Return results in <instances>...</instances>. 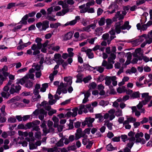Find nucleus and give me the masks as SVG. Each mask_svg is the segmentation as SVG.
Returning <instances> with one entry per match:
<instances>
[{
    "label": "nucleus",
    "instance_id": "7ed1b4c3",
    "mask_svg": "<svg viewBox=\"0 0 152 152\" xmlns=\"http://www.w3.org/2000/svg\"><path fill=\"white\" fill-rule=\"evenodd\" d=\"M42 39L41 38L37 37L35 39V41L37 43L33 44L31 46V48L34 51L33 53V55H36L39 54L40 53L39 50L42 47L41 42Z\"/></svg>",
    "mask_w": 152,
    "mask_h": 152
},
{
    "label": "nucleus",
    "instance_id": "c85d7f7f",
    "mask_svg": "<svg viewBox=\"0 0 152 152\" xmlns=\"http://www.w3.org/2000/svg\"><path fill=\"white\" fill-rule=\"evenodd\" d=\"M106 149L108 151H111L114 150L116 149V147H113L111 143L108 144L106 146Z\"/></svg>",
    "mask_w": 152,
    "mask_h": 152
},
{
    "label": "nucleus",
    "instance_id": "7c9ffc66",
    "mask_svg": "<svg viewBox=\"0 0 152 152\" xmlns=\"http://www.w3.org/2000/svg\"><path fill=\"white\" fill-rule=\"evenodd\" d=\"M96 86L97 84L95 82H92L89 84L88 87L89 90H91L95 89Z\"/></svg>",
    "mask_w": 152,
    "mask_h": 152
},
{
    "label": "nucleus",
    "instance_id": "9d476101",
    "mask_svg": "<svg viewBox=\"0 0 152 152\" xmlns=\"http://www.w3.org/2000/svg\"><path fill=\"white\" fill-rule=\"evenodd\" d=\"M148 93H144L141 94L142 97L144 98V100L142 101L143 102H144V104H146L151 99V96L149 95Z\"/></svg>",
    "mask_w": 152,
    "mask_h": 152
},
{
    "label": "nucleus",
    "instance_id": "39448f33",
    "mask_svg": "<svg viewBox=\"0 0 152 152\" xmlns=\"http://www.w3.org/2000/svg\"><path fill=\"white\" fill-rule=\"evenodd\" d=\"M116 77L115 76H114L111 77L107 76L104 79L105 80V84L106 86H109V88L111 90V92L115 91L113 89V86L112 85H111V84L112 80H116Z\"/></svg>",
    "mask_w": 152,
    "mask_h": 152
},
{
    "label": "nucleus",
    "instance_id": "a211bd4d",
    "mask_svg": "<svg viewBox=\"0 0 152 152\" xmlns=\"http://www.w3.org/2000/svg\"><path fill=\"white\" fill-rule=\"evenodd\" d=\"M26 140L29 142V145L30 149H36L37 147L35 144L31 142L30 141V139L28 137L26 138Z\"/></svg>",
    "mask_w": 152,
    "mask_h": 152
},
{
    "label": "nucleus",
    "instance_id": "c9c22d12",
    "mask_svg": "<svg viewBox=\"0 0 152 152\" xmlns=\"http://www.w3.org/2000/svg\"><path fill=\"white\" fill-rule=\"evenodd\" d=\"M76 23L77 22L75 20H74L71 21L67 22L64 24V26H67L68 25L73 26L75 25Z\"/></svg>",
    "mask_w": 152,
    "mask_h": 152
},
{
    "label": "nucleus",
    "instance_id": "603ef678",
    "mask_svg": "<svg viewBox=\"0 0 152 152\" xmlns=\"http://www.w3.org/2000/svg\"><path fill=\"white\" fill-rule=\"evenodd\" d=\"M125 88V87L124 86H123L121 87H119L117 89V91L119 93L124 92Z\"/></svg>",
    "mask_w": 152,
    "mask_h": 152
},
{
    "label": "nucleus",
    "instance_id": "a19ab883",
    "mask_svg": "<svg viewBox=\"0 0 152 152\" xmlns=\"http://www.w3.org/2000/svg\"><path fill=\"white\" fill-rule=\"evenodd\" d=\"M85 107V105H82L79 106V109L78 108V111L79 114H81L83 112V109Z\"/></svg>",
    "mask_w": 152,
    "mask_h": 152
},
{
    "label": "nucleus",
    "instance_id": "c03bdc74",
    "mask_svg": "<svg viewBox=\"0 0 152 152\" xmlns=\"http://www.w3.org/2000/svg\"><path fill=\"white\" fill-rule=\"evenodd\" d=\"M34 122H29L26 124L25 125V129H30L32 127Z\"/></svg>",
    "mask_w": 152,
    "mask_h": 152
},
{
    "label": "nucleus",
    "instance_id": "bb28decb",
    "mask_svg": "<svg viewBox=\"0 0 152 152\" xmlns=\"http://www.w3.org/2000/svg\"><path fill=\"white\" fill-rule=\"evenodd\" d=\"M92 51L91 49H88L86 54L87 55L89 58H92L94 57V54L93 53L91 52Z\"/></svg>",
    "mask_w": 152,
    "mask_h": 152
},
{
    "label": "nucleus",
    "instance_id": "e433bc0d",
    "mask_svg": "<svg viewBox=\"0 0 152 152\" xmlns=\"http://www.w3.org/2000/svg\"><path fill=\"white\" fill-rule=\"evenodd\" d=\"M113 20L110 18H107L105 20V22L106 23V26L107 27H110L111 24L113 22Z\"/></svg>",
    "mask_w": 152,
    "mask_h": 152
},
{
    "label": "nucleus",
    "instance_id": "4d7b16f0",
    "mask_svg": "<svg viewBox=\"0 0 152 152\" xmlns=\"http://www.w3.org/2000/svg\"><path fill=\"white\" fill-rule=\"evenodd\" d=\"M41 135V133L39 131H37V132L35 133L34 134L35 137L37 138L38 139H39L40 138Z\"/></svg>",
    "mask_w": 152,
    "mask_h": 152
},
{
    "label": "nucleus",
    "instance_id": "9b49d317",
    "mask_svg": "<svg viewBox=\"0 0 152 152\" xmlns=\"http://www.w3.org/2000/svg\"><path fill=\"white\" fill-rule=\"evenodd\" d=\"M124 18L123 16L121 13V11H118L116 12L115 17L113 18V20L114 21H116L117 19L120 20L123 19Z\"/></svg>",
    "mask_w": 152,
    "mask_h": 152
},
{
    "label": "nucleus",
    "instance_id": "bf43d9fd",
    "mask_svg": "<svg viewBox=\"0 0 152 152\" xmlns=\"http://www.w3.org/2000/svg\"><path fill=\"white\" fill-rule=\"evenodd\" d=\"M16 6L15 3H9L7 7V9H10L12 7H15Z\"/></svg>",
    "mask_w": 152,
    "mask_h": 152
},
{
    "label": "nucleus",
    "instance_id": "f03ea898",
    "mask_svg": "<svg viewBox=\"0 0 152 152\" xmlns=\"http://www.w3.org/2000/svg\"><path fill=\"white\" fill-rule=\"evenodd\" d=\"M122 24L123 21L121 20L117 22L115 25V30L117 34H119L121 32V29H126L129 30L131 27V26L129 25V22L128 21L125 22L124 24L121 26Z\"/></svg>",
    "mask_w": 152,
    "mask_h": 152
},
{
    "label": "nucleus",
    "instance_id": "20e7f679",
    "mask_svg": "<svg viewBox=\"0 0 152 152\" xmlns=\"http://www.w3.org/2000/svg\"><path fill=\"white\" fill-rule=\"evenodd\" d=\"M92 5V4L91 3L88 2L86 4H84L79 6V7L81 9L80 11V12L81 13H84L87 12L89 13L94 12V10L93 8H89L90 6Z\"/></svg>",
    "mask_w": 152,
    "mask_h": 152
},
{
    "label": "nucleus",
    "instance_id": "aec40b11",
    "mask_svg": "<svg viewBox=\"0 0 152 152\" xmlns=\"http://www.w3.org/2000/svg\"><path fill=\"white\" fill-rule=\"evenodd\" d=\"M69 12V9H63L61 11L58 12L56 14L57 16H62L64 15L66 13Z\"/></svg>",
    "mask_w": 152,
    "mask_h": 152
},
{
    "label": "nucleus",
    "instance_id": "6ab92c4d",
    "mask_svg": "<svg viewBox=\"0 0 152 152\" xmlns=\"http://www.w3.org/2000/svg\"><path fill=\"white\" fill-rule=\"evenodd\" d=\"M42 31H45L49 27V22L48 20H45L42 23Z\"/></svg>",
    "mask_w": 152,
    "mask_h": 152
},
{
    "label": "nucleus",
    "instance_id": "1a4fd4ad",
    "mask_svg": "<svg viewBox=\"0 0 152 152\" xmlns=\"http://www.w3.org/2000/svg\"><path fill=\"white\" fill-rule=\"evenodd\" d=\"M75 135L76 137V140H77L81 137H84L85 134L84 132L82 131L81 128H78L75 133Z\"/></svg>",
    "mask_w": 152,
    "mask_h": 152
},
{
    "label": "nucleus",
    "instance_id": "79ce46f5",
    "mask_svg": "<svg viewBox=\"0 0 152 152\" xmlns=\"http://www.w3.org/2000/svg\"><path fill=\"white\" fill-rule=\"evenodd\" d=\"M147 36L145 39V42L146 43V44H150L152 42V38L149 37V35H147Z\"/></svg>",
    "mask_w": 152,
    "mask_h": 152
},
{
    "label": "nucleus",
    "instance_id": "37998d69",
    "mask_svg": "<svg viewBox=\"0 0 152 152\" xmlns=\"http://www.w3.org/2000/svg\"><path fill=\"white\" fill-rule=\"evenodd\" d=\"M105 21V19L104 18H102L98 22V24L100 26H102L104 25Z\"/></svg>",
    "mask_w": 152,
    "mask_h": 152
},
{
    "label": "nucleus",
    "instance_id": "f257e3e1",
    "mask_svg": "<svg viewBox=\"0 0 152 152\" xmlns=\"http://www.w3.org/2000/svg\"><path fill=\"white\" fill-rule=\"evenodd\" d=\"M116 58V55L114 53H111L110 56L107 59V61L103 60L102 63V66L107 69H112L113 67V64L115 63L114 60Z\"/></svg>",
    "mask_w": 152,
    "mask_h": 152
},
{
    "label": "nucleus",
    "instance_id": "2eb2a0df",
    "mask_svg": "<svg viewBox=\"0 0 152 152\" xmlns=\"http://www.w3.org/2000/svg\"><path fill=\"white\" fill-rule=\"evenodd\" d=\"M73 35V33L71 31H69L63 36V40L64 41L69 40L72 37Z\"/></svg>",
    "mask_w": 152,
    "mask_h": 152
},
{
    "label": "nucleus",
    "instance_id": "2f4dec72",
    "mask_svg": "<svg viewBox=\"0 0 152 152\" xmlns=\"http://www.w3.org/2000/svg\"><path fill=\"white\" fill-rule=\"evenodd\" d=\"M53 122L51 121H48V125L51 132L54 131V129L53 128Z\"/></svg>",
    "mask_w": 152,
    "mask_h": 152
},
{
    "label": "nucleus",
    "instance_id": "0e129e2a",
    "mask_svg": "<svg viewBox=\"0 0 152 152\" xmlns=\"http://www.w3.org/2000/svg\"><path fill=\"white\" fill-rule=\"evenodd\" d=\"M83 31H86L87 32H90L91 31L89 25H88L87 26L83 28Z\"/></svg>",
    "mask_w": 152,
    "mask_h": 152
},
{
    "label": "nucleus",
    "instance_id": "e2e57ef3",
    "mask_svg": "<svg viewBox=\"0 0 152 152\" xmlns=\"http://www.w3.org/2000/svg\"><path fill=\"white\" fill-rule=\"evenodd\" d=\"M143 134L142 132L137 133L135 135V137L137 139L138 138H140V137H142L143 136Z\"/></svg>",
    "mask_w": 152,
    "mask_h": 152
},
{
    "label": "nucleus",
    "instance_id": "6e6d98bb",
    "mask_svg": "<svg viewBox=\"0 0 152 152\" xmlns=\"http://www.w3.org/2000/svg\"><path fill=\"white\" fill-rule=\"evenodd\" d=\"M145 102H143L142 101L140 102L137 105V108L138 110H140L141 108H142L143 105H145L144 104Z\"/></svg>",
    "mask_w": 152,
    "mask_h": 152
},
{
    "label": "nucleus",
    "instance_id": "393cba45",
    "mask_svg": "<svg viewBox=\"0 0 152 152\" xmlns=\"http://www.w3.org/2000/svg\"><path fill=\"white\" fill-rule=\"evenodd\" d=\"M101 66H96L94 67V69H96V71L99 72L100 73H102L104 71V68Z\"/></svg>",
    "mask_w": 152,
    "mask_h": 152
},
{
    "label": "nucleus",
    "instance_id": "412c9836",
    "mask_svg": "<svg viewBox=\"0 0 152 152\" xmlns=\"http://www.w3.org/2000/svg\"><path fill=\"white\" fill-rule=\"evenodd\" d=\"M137 29L142 30L143 31L146 30L148 28V26H146V24L142 25L141 26L140 23H138L137 25Z\"/></svg>",
    "mask_w": 152,
    "mask_h": 152
},
{
    "label": "nucleus",
    "instance_id": "680f3d73",
    "mask_svg": "<svg viewBox=\"0 0 152 152\" xmlns=\"http://www.w3.org/2000/svg\"><path fill=\"white\" fill-rule=\"evenodd\" d=\"M63 141L64 140L63 139H61L57 143V146L59 147L63 146L64 145Z\"/></svg>",
    "mask_w": 152,
    "mask_h": 152
},
{
    "label": "nucleus",
    "instance_id": "4be33fe9",
    "mask_svg": "<svg viewBox=\"0 0 152 152\" xmlns=\"http://www.w3.org/2000/svg\"><path fill=\"white\" fill-rule=\"evenodd\" d=\"M132 109L133 112L135 113V115L137 117H138L140 115V112L137 110L136 107H132Z\"/></svg>",
    "mask_w": 152,
    "mask_h": 152
},
{
    "label": "nucleus",
    "instance_id": "ddd939ff",
    "mask_svg": "<svg viewBox=\"0 0 152 152\" xmlns=\"http://www.w3.org/2000/svg\"><path fill=\"white\" fill-rule=\"evenodd\" d=\"M40 121H36L34 122L32 126V131H39L40 130V129L39 126L37 125L39 124Z\"/></svg>",
    "mask_w": 152,
    "mask_h": 152
},
{
    "label": "nucleus",
    "instance_id": "49530a36",
    "mask_svg": "<svg viewBox=\"0 0 152 152\" xmlns=\"http://www.w3.org/2000/svg\"><path fill=\"white\" fill-rule=\"evenodd\" d=\"M147 36L146 34H143L139 37L138 39L140 42H143L145 39L146 38V37Z\"/></svg>",
    "mask_w": 152,
    "mask_h": 152
},
{
    "label": "nucleus",
    "instance_id": "5fc2aeb1",
    "mask_svg": "<svg viewBox=\"0 0 152 152\" xmlns=\"http://www.w3.org/2000/svg\"><path fill=\"white\" fill-rule=\"evenodd\" d=\"M102 38L104 40H107V41H110L109 39V35L108 33L104 34L102 36Z\"/></svg>",
    "mask_w": 152,
    "mask_h": 152
},
{
    "label": "nucleus",
    "instance_id": "473e14b6",
    "mask_svg": "<svg viewBox=\"0 0 152 152\" xmlns=\"http://www.w3.org/2000/svg\"><path fill=\"white\" fill-rule=\"evenodd\" d=\"M83 66L85 69L87 70L92 71L94 70V67L91 66L88 64H84Z\"/></svg>",
    "mask_w": 152,
    "mask_h": 152
},
{
    "label": "nucleus",
    "instance_id": "72a5a7b5",
    "mask_svg": "<svg viewBox=\"0 0 152 152\" xmlns=\"http://www.w3.org/2000/svg\"><path fill=\"white\" fill-rule=\"evenodd\" d=\"M61 24L59 23H51L50 24V27L51 28H57L58 26H61Z\"/></svg>",
    "mask_w": 152,
    "mask_h": 152
},
{
    "label": "nucleus",
    "instance_id": "f8f14e48",
    "mask_svg": "<svg viewBox=\"0 0 152 152\" xmlns=\"http://www.w3.org/2000/svg\"><path fill=\"white\" fill-rule=\"evenodd\" d=\"M64 143L65 144L67 145L70 142H72L74 140H76V137L74 135H70L69 137L68 138H65L64 139Z\"/></svg>",
    "mask_w": 152,
    "mask_h": 152
},
{
    "label": "nucleus",
    "instance_id": "a18cd8bd",
    "mask_svg": "<svg viewBox=\"0 0 152 152\" xmlns=\"http://www.w3.org/2000/svg\"><path fill=\"white\" fill-rule=\"evenodd\" d=\"M52 120L54 122V127H56L58 126V118L56 116H53L52 118Z\"/></svg>",
    "mask_w": 152,
    "mask_h": 152
},
{
    "label": "nucleus",
    "instance_id": "6e6552de",
    "mask_svg": "<svg viewBox=\"0 0 152 152\" xmlns=\"http://www.w3.org/2000/svg\"><path fill=\"white\" fill-rule=\"evenodd\" d=\"M94 120L95 119L93 118H91L90 117L86 118L85 121L82 123V125L83 126V127L86 125H87L88 127H92L93 126L92 123Z\"/></svg>",
    "mask_w": 152,
    "mask_h": 152
},
{
    "label": "nucleus",
    "instance_id": "de8ad7c7",
    "mask_svg": "<svg viewBox=\"0 0 152 152\" xmlns=\"http://www.w3.org/2000/svg\"><path fill=\"white\" fill-rule=\"evenodd\" d=\"M118 6L115 3H114L111 5L109 7L110 8H112L113 10H114L115 11L117 10L118 8Z\"/></svg>",
    "mask_w": 152,
    "mask_h": 152
},
{
    "label": "nucleus",
    "instance_id": "cd10ccee",
    "mask_svg": "<svg viewBox=\"0 0 152 152\" xmlns=\"http://www.w3.org/2000/svg\"><path fill=\"white\" fill-rule=\"evenodd\" d=\"M73 49L72 48H68L67 49L68 55L69 56V57H73L74 55V53L73 52Z\"/></svg>",
    "mask_w": 152,
    "mask_h": 152
},
{
    "label": "nucleus",
    "instance_id": "a878e982",
    "mask_svg": "<svg viewBox=\"0 0 152 152\" xmlns=\"http://www.w3.org/2000/svg\"><path fill=\"white\" fill-rule=\"evenodd\" d=\"M104 123V125L107 126L108 129L111 130L112 129V126L113 125V124L111 123H110L108 121H105Z\"/></svg>",
    "mask_w": 152,
    "mask_h": 152
},
{
    "label": "nucleus",
    "instance_id": "dca6fc26",
    "mask_svg": "<svg viewBox=\"0 0 152 152\" xmlns=\"http://www.w3.org/2000/svg\"><path fill=\"white\" fill-rule=\"evenodd\" d=\"M104 86L102 84L98 85L97 86V89L100 91L99 94L101 95L105 94V92L104 90Z\"/></svg>",
    "mask_w": 152,
    "mask_h": 152
},
{
    "label": "nucleus",
    "instance_id": "4c0bfd02",
    "mask_svg": "<svg viewBox=\"0 0 152 152\" xmlns=\"http://www.w3.org/2000/svg\"><path fill=\"white\" fill-rule=\"evenodd\" d=\"M48 87V83H45L42 85V87L40 89V91L42 92H44L46 91V89Z\"/></svg>",
    "mask_w": 152,
    "mask_h": 152
},
{
    "label": "nucleus",
    "instance_id": "8fccbe9b",
    "mask_svg": "<svg viewBox=\"0 0 152 152\" xmlns=\"http://www.w3.org/2000/svg\"><path fill=\"white\" fill-rule=\"evenodd\" d=\"M77 80L76 81V83H81L82 80V79L83 78L82 75L78 74L77 76Z\"/></svg>",
    "mask_w": 152,
    "mask_h": 152
},
{
    "label": "nucleus",
    "instance_id": "0eeeda50",
    "mask_svg": "<svg viewBox=\"0 0 152 152\" xmlns=\"http://www.w3.org/2000/svg\"><path fill=\"white\" fill-rule=\"evenodd\" d=\"M47 112L43 109H40L39 110H35L33 112V113L36 115L39 114V118L41 120H42L44 118V115H47Z\"/></svg>",
    "mask_w": 152,
    "mask_h": 152
},
{
    "label": "nucleus",
    "instance_id": "052dcab7",
    "mask_svg": "<svg viewBox=\"0 0 152 152\" xmlns=\"http://www.w3.org/2000/svg\"><path fill=\"white\" fill-rule=\"evenodd\" d=\"M41 97L40 95L39 94L37 96H34L32 98V101L35 102L38 100V99H40Z\"/></svg>",
    "mask_w": 152,
    "mask_h": 152
},
{
    "label": "nucleus",
    "instance_id": "b1692460",
    "mask_svg": "<svg viewBox=\"0 0 152 152\" xmlns=\"http://www.w3.org/2000/svg\"><path fill=\"white\" fill-rule=\"evenodd\" d=\"M140 94L139 91L135 92L132 94L131 95V98L133 99L139 98Z\"/></svg>",
    "mask_w": 152,
    "mask_h": 152
},
{
    "label": "nucleus",
    "instance_id": "423d86ee",
    "mask_svg": "<svg viewBox=\"0 0 152 152\" xmlns=\"http://www.w3.org/2000/svg\"><path fill=\"white\" fill-rule=\"evenodd\" d=\"M21 88V86L16 83V84H13L11 85L10 92L11 94H13L15 93L19 94Z\"/></svg>",
    "mask_w": 152,
    "mask_h": 152
},
{
    "label": "nucleus",
    "instance_id": "69168bd1",
    "mask_svg": "<svg viewBox=\"0 0 152 152\" xmlns=\"http://www.w3.org/2000/svg\"><path fill=\"white\" fill-rule=\"evenodd\" d=\"M82 94H84L85 97L87 98H88L91 95V93L89 91V90L86 91L85 93L83 92Z\"/></svg>",
    "mask_w": 152,
    "mask_h": 152
},
{
    "label": "nucleus",
    "instance_id": "c756f323",
    "mask_svg": "<svg viewBox=\"0 0 152 152\" xmlns=\"http://www.w3.org/2000/svg\"><path fill=\"white\" fill-rule=\"evenodd\" d=\"M26 80L24 77L21 79H17L16 83L18 84H20L21 85H23L25 83Z\"/></svg>",
    "mask_w": 152,
    "mask_h": 152
},
{
    "label": "nucleus",
    "instance_id": "774afa93",
    "mask_svg": "<svg viewBox=\"0 0 152 152\" xmlns=\"http://www.w3.org/2000/svg\"><path fill=\"white\" fill-rule=\"evenodd\" d=\"M104 79V76L102 75H100L97 79V81L98 82H101L103 81Z\"/></svg>",
    "mask_w": 152,
    "mask_h": 152
},
{
    "label": "nucleus",
    "instance_id": "864d4df0",
    "mask_svg": "<svg viewBox=\"0 0 152 152\" xmlns=\"http://www.w3.org/2000/svg\"><path fill=\"white\" fill-rule=\"evenodd\" d=\"M85 106L90 112L91 113L93 112V108L91 107L90 104H88L85 105Z\"/></svg>",
    "mask_w": 152,
    "mask_h": 152
},
{
    "label": "nucleus",
    "instance_id": "58836bf2",
    "mask_svg": "<svg viewBox=\"0 0 152 152\" xmlns=\"http://www.w3.org/2000/svg\"><path fill=\"white\" fill-rule=\"evenodd\" d=\"M115 113V115L117 117H119L122 115V111L119 108L117 109Z\"/></svg>",
    "mask_w": 152,
    "mask_h": 152
},
{
    "label": "nucleus",
    "instance_id": "ea45409f",
    "mask_svg": "<svg viewBox=\"0 0 152 152\" xmlns=\"http://www.w3.org/2000/svg\"><path fill=\"white\" fill-rule=\"evenodd\" d=\"M136 143H140L142 144H144L146 143V141L144 138H138L136 139Z\"/></svg>",
    "mask_w": 152,
    "mask_h": 152
},
{
    "label": "nucleus",
    "instance_id": "f3484780",
    "mask_svg": "<svg viewBox=\"0 0 152 152\" xmlns=\"http://www.w3.org/2000/svg\"><path fill=\"white\" fill-rule=\"evenodd\" d=\"M102 32L103 28L101 27H99L95 29L94 34L96 35L99 36L102 34Z\"/></svg>",
    "mask_w": 152,
    "mask_h": 152
},
{
    "label": "nucleus",
    "instance_id": "4468645a",
    "mask_svg": "<svg viewBox=\"0 0 152 152\" xmlns=\"http://www.w3.org/2000/svg\"><path fill=\"white\" fill-rule=\"evenodd\" d=\"M64 80L66 83L64 84L66 86H70L72 83V77H65Z\"/></svg>",
    "mask_w": 152,
    "mask_h": 152
},
{
    "label": "nucleus",
    "instance_id": "5701e85b",
    "mask_svg": "<svg viewBox=\"0 0 152 152\" xmlns=\"http://www.w3.org/2000/svg\"><path fill=\"white\" fill-rule=\"evenodd\" d=\"M1 96L5 99H7L10 96L9 92L2 91L1 93Z\"/></svg>",
    "mask_w": 152,
    "mask_h": 152
},
{
    "label": "nucleus",
    "instance_id": "f704fd0d",
    "mask_svg": "<svg viewBox=\"0 0 152 152\" xmlns=\"http://www.w3.org/2000/svg\"><path fill=\"white\" fill-rule=\"evenodd\" d=\"M50 15H47L45 16L46 19L50 21H55L56 20V19L54 18L55 17V16L54 15L53 16H51Z\"/></svg>",
    "mask_w": 152,
    "mask_h": 152
},
{
    "label": "nucleus",
    "instance_id": "09e8293b",
    "mask_svg": "<svg viewBox=\"0 0 152 152\" xmlns=\"http://www.w3.org/2000/svg\"><path fill=\"white\" fill-rule=\"evenodd\" d=\"M92 79V77L90 75L84 77L83 80V81L85 83H88Z\"/></svg>",
    "mask_w": 152,
    "mask_h": 152
},
{
    "label": "nucleus",
    "instance_id": "13d9d810",
    "mask_svg": "<svg viewBox=\"0 0 152 152\" xmlns=\"http://www.w3.org/2000/svg\"><path fill=\"white\" fill-rule=\"evenodd\" d=\"M78 110V108L77 107H76L72 110L73 113V117H75L77 115Z\"/></svg>",
    "mask_w": 152,
    "mask_h": 152
},
{
    "label": "nucleus",
    "instance_id": "338daca9",
    "mask_svg": "<svg viewBox=\"0 0 152 152\" xmlns=\"http://www.w3.org/2000/svg\"><path fill=\"white\" fill-rule=\"evenodd\" d=\"M145 2V1L144 0H138L136 1V5L137 6H139L141 5Z\"/></svg>",
    "mask_w": 152,
    "mask_h": 152
},
{
    "label": "nucleus",
    "instance_id": "3c124183",
    "mask_svg": "<svg viewBox=\"0 0 152 152\" xmlns=\"http://www.w3.org/2000/svg\"><path fill=\"white\" fill-rule=\"evenodd\" d=\"M33 83L29 80L27 81L25 84V87L28 88L31 87Z\"/></svg>",
    "mask_w": 152,
    "mask_h": 152
}]
</instances>
